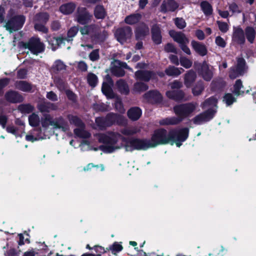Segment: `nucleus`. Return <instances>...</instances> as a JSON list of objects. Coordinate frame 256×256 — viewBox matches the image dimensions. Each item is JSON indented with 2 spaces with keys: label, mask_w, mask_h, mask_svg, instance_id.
Here are the masks:
<instances>
[{
  "label": "nucleus",
  "mask_w": 256,
  "mask_h": 256,
  "mask_svg": "<svg viewBox=\"0 0 256 256\" xmlns=\"http://www.w3.org/2000/svg\"><path fill=\"white\" fill-rule=\"evenodd\" d=\"M135 78L137 80L145 82L150 80H157L156 72L151 70H137L135 72Z\"/></svg>",
  "instance_id": "f8f14e48"
},
{
  "label": "nucleus",
  "mask_w": 256,
  "mask_h": 256,
  "mask_svg": "<svg viewBox=\"0 0 256 256\" xmlns=\"http://www.w3.org/2000/svg\"><path fill=\"white\" fill-rule=\"evenodd\" d=\"M28 124L33 128H36L40 125V119L38 114L33 113L28 118Z\"/></svg>",
  "instance_id": "c03bdc74"
},
{
  "label": "nucleus",
  "mask_w": 256,
  "mask_h": 256,
  "mask_svg": "<svg viewBox=\"0 0 256 256\" xmlns=\"http://www.w3.org/2000/svg\"><path fill=\"white\" fill-rule=\"evenodd\" d=\"M200 8L202 12L206 16H210L212 14V6L206 0L202 1L200 2Z\"/></svg>",
  "instance_id": "ea45409f"
},
{
  "label": "nucleus",
  "mask_w": 256,
  "mask_h": 256,
  "mask_svg": "<svg viewBox=\"0 0 256 256\" xmlns=\"http://www.w3.org/2000/svg\"><path fill=\"white\" fill-rule=\"evenodd\" d=\"M92 16L90 14L86 8L78 7L76 14V18L78 23L80 24H86L89 23Z\"/></svg>",
  "instance_id": "4468645a"
},
{
  "label": "nucleus",
  "mask_w": 256,
  "mask_h": 256,
  "mask_svg": "<svg viewBox=\"0 0 256 256\" xmlns=\"http://www.w3.org/2000/svg\"><path fill=\"white\" fill-rule=\"evenodd\" d=\"M232 40L238 44H244L245 36L244 30L240 26L233 27Z\"/></svg>",
  "instance_id": "f3484780"
},
{
  "label": "nucleus",
  "mask_w": 256,
  "mask_h": 256,
  "mask_svg": "<svg viewBox=\"0 0 256 256\" xmlns=\"http://www.w3.org/2000/svg\"><path fill=\"white\" fill-rule=\"evenodd\" d=\"M6 101L11 104L21 103L24 100V98L18 91L10 90L5 93L4 95Z\"/></svg>",
  "instance_id": "dca6fc26"
},
{
  "label": "nucleus",
  "mask_w": 256,
  "mask_h": 256,
  "mask_svg": "<svg viewBox=\"0 0 256 256\" xmlns=\"http://www.w3.org/2000/svg\"><path fill=\"white\" fill-rule=\"evenodd\" d=\"M169 34L170 36L173 38L174 42H176L180 44V47L184 52L188 54H191V52L189 48L186 46V44L188 43L189 40L186 37L184 33L182 32H176L171 30L169 32Z\"/></svg>",
  "instance_id": "6e6552de"
},
{
  "label": "nucleus",
  "mask_w": 256,
  "mask_h": 256,
  "mask_svg": "<svg viewBox=\"0 0 256 256\" xmlns=\"http://www.w3.org/2000/svg\"><path fill=\"white\" fill-rule=\"evenodd\" d=\"M98 80L97 76L92 72H90L87 75V83L92 88H95L97 85Z\"/></svg>",
  "instance_id": "09e8293b"
},
{
  "label": "nucleus",
  "mask_w": 256,
  "mask_h": 256,
  "mask_svg": "<svg viewBox=\"0 0 256 256\" xmlns=\"http://www.w3.org/2000/svg\"><path fill=\"white\" fill-rule=\"evenodd\" d=\"M169 132L170 142L175 143L178 148L182 146V142H184L189 136V128L187 127L180 130H170Z\"/></svg>",
  "instance_id": "423d86ee"
},
{
  "label": "nucleus",
  "mask_w": 256,
  "mask_h": 256,
  "mask_svg": "<svg viewBox=\"0 0 256 256\" xmlns=\"http://www.w3.org/2000/svg\"><path fill=\"white\" fill-rule=\"evenodd\" d=\"M132 34V30L130 26H124L119 28L115 31L114 35L118 42L121 44L125 43L130 40Z\"/></svg>",
  "instance_id": "9b49d317"
},
{
  "label": "nucleus",
  "mask_w": 256,
  "mask_h": 256,
  "mask_svg": "<svg viewBox=\"0 0 256 256\" xmlns=\"http://www.w3.org/2000/svg\"><path fill=\"white\" fill-rule=\"evenodd\" d=\"M165 74L168 76H177L180 75V72L178 68L169 66L164 70Z\"/></svg>",
  "instance_id": "de8ad7c7"
},
{
  "label": "nucleus",
  "mask_w": 256,
  "mask_h": 256,
  "mask_svg": "<svg viewBox=\"0 0 256 256\" xmlns=\"http://www.w3.org/2000/svg\"><path fill=\"white\" fill-rule=\"evenodd\" d=\"M52 118L50 114H46L44 115V118L41 121V124L42 128H47L50 125V122H52Z\"/></svg>",
  "instance_id": "4d7b16f0"
},
{
  "label": "nucleus",
  "mask_w": 256,
  "mask_h": 256,
  "mask_svg": "<svg viewBox=\"0 0 256 256\" xmlns=\"http://www.w3.org/2000/svg\"><path fill=\"white\" fill-rule=\"evenodd\" d=\"M142 110L138 106L130 108L127 111V116L132 121H136L142 116Z\"/></svg>",
  "instance_id": "a878e982"
},
{
  "label": "nucleus",
  "mask_w": 256,
  "mask_h": 256,
  "mask_svg": "<svg viewBox=\"0 0 256 256\" xmlns=\"http://www.w3.org/2000/svg\"><path fill=\"white\" fill-rule=\"evenodd\" d=\"M64 40L65 39L62 37H53L51 39V40H50L53 47L52 50H54L57 47L63 43Z\"/></svg>",
  "instance_id": "864d4df0"
},
{
  "label": "nucleus",
  "mask_w": 256,
  "mask_h": 256,
  "mask_svg": "<svg viewBox=\"0 0 256 256\" xmlns=\"http://www.w3.org/2000/svg\"><path fill=\"white\" fill-rule=\"evenodd\" d=\"M116 88L119 91L120 94L124 96H127L130 94V88L124 79H120L116 81Z\"/></svg>",
  "instance_id": "c85d7f7f"
},
{
  "label": "nucleus",
  "mask_w": 256,
  "mask_h": 256,
  "mask_svg": "<svg viewBox=\"0 0 256 256\" xmlns=\"http://www.w3.org/2000/svg\"><path fill=\"white\" fill-rule=\"evenodd\" d=\"M216 112V110L210 108L200 114L201 116H204V118L208 122L210 121L213 119Z\"/></svg>",
  "instance_id": "a18cd8bd"
},
{
  "label": "nucleus",
  "mask_w": 256,
  "mask_h": 256,
  "mask_svg": "<svg viewBox=\"0 0 256 256\" xmlns=\"http://www.w3.org/2000/svg\"><path fill=\"white\" fill-rule=\"evenodd\" d=\"M24 15H15L7 20L5 27L10 33L17 32L24 26L25 22Z\"/></svg>",
  "instance_id": "1a4fd4ad"
},
{
  "label": "nucleus",
  "mask_w": 256,
  "mask_h": 256,
  "mask_svg": "<svg viewBox=\"0 0 256 256\" xmlns=\"http://www.w3.org/2000/svg\"><path fill=\"white\" fill-rule=\"evenodd\" d=\"M192 122L194 124H200L202 123L208 122L200 114H198L194 117L192 119Z\"/></svg>",
  "instance_id": "e2e57ef3"
},
{
  "label": "nucleus",
  "mask_w": 256,
  "mask_h": 256,
  "mask_svg": "<svg viewBox=\"0 0 256 256\" xmlns=\"http://www.w3.org/2000/svg\"><path fill=\"white\" fill-rule=\"evenodd\" d=\"M18 110L24 114H30L34 112V106L30 104H22L18 106Z\"/></svg>",
  "instance_id": "79ce46f5"
},
{
  "label": "nucleus",
  "mask_w": 256,
  "mask_h": 256,
  "mask_svg": "<svg viewBox=\"0 0 256 256\" xmlns=\"http://www.w3.org/2000/svg\"><path fill=\"white\" fill-rule=\"evenodd\" d=\"M135 38L136 40H144L149 34V28L147 24L144 22L139 23L135 28Z\"/></svg>",
  "instance_id": "2eb2a0df"
},
{
  "label": "nucleus",
  "mask_w": 256,
  "mask_h": 256,
  "mask_svg": "<svg viewBox=\"0 0 256 256\" xmlns=\"http://www.w3.org/2000/svg\"><path fill=\"white\" fill-rule=\"evenodd\" d=\"M10 82V78H0V96L4 94V89L8 86Z\"/></svg>",
  "instance_id": "6e6d98bb"
},
{
  "label": "nucleus",
  "mask_w": 256,
  "mask_h": 256,
  "mask_svg": "<svg viewBox=\"0 0 256 256\" xmlns=\"http://www.w3.org/2000/svg\"><path fill=\"white\" fill-rule=\"evenodd\" d=\"M244 36L246 38L248 42H250V44L254 43L255 36H256V31L254 28L251 26H248L245 28Z\"/></svg>",
  "instance_id": "f704fd0d"
},
{
  "label": "nucleus",
  "mask_w": 256,
  "mask_h": 256,
  "mask_svg": "<svg viewBox=\"0 0 256 256\" xmlns=\"http://www.w3.org/2000/svg\"><path fill=\"white\" fill-rule=\"evenodd\" d=\"M36 107L38 110L42 113L49 112L50 110H57V106L56 104L45 100L38 103Z\"/></svg>",
  "instance_id": "412c9836"
},
{
  "label": "nucleus",
  "mask_w": 256,
  "mask_h": 256,
  "mask_svg": "<svg viewBox=\"0 0 256 256\" xmlns=\"http://www.w3.org/2000/svg\"><path fill=\"white\" fill-rule=\"evenodd\" d=\"M178 4L174 0H167L164 1L160 6V10L162 13L166 14L168 11L173 12L178 8Z\"/></svg>",
  "instance_id": "aec40b11"
},
{
  "label": "nucleus",
  "mask_w": 256,
  "mask_h": 256,
  "mask_svg": "<svg viewBox=\"0 0 256 256\" xmlns=\"http://www.w3.org/2000/svg\"><path fill=\"white\" fill-rule=\"evenodd\" d=\"M74 132L75 136L79 138H90V134L89 132L81 128H76L74 130Z\"/></svg>",
  "instance_id": "603ef678"
},
{
  "label": "nucleus",
  "mask_w": 256,
  "mask_h": 256,
  "mask_svg": "<svg viewBox=\"0 0 256 256\" xmlns=\"http://www.w3.org/2000/svg\"><path fill=\"white\" fill-rule=\"evenodd\" d=\"M196 78V74L194 70H190L186 73L184 78V83L188 88H191Z\"/></svg>",
  "instance_id": "7c9ffc66"
},
{
  "label": "nucleus",
  "mask_w": 256,
  "mask_h": 256,
  "mask_svg": "<svg viewBox=\"0 0 256 256\" xmlns=\"http://www.w3.org/2000/svg\"><path fill=\"white\" fill-rule=\"evenodd\" d=\"M50 125L54 126L56 128L62 129L63 132L68 130V124L62 116H58L55 118L51 122Z\"/></svg>",
  "instance_id": "393cba45"
},
{
  "label": "nucleus",
  "mask_w": 256,
  "mask_h": 256,
  "mask_svg": "<svg viewBox=\"0 0 256 256\" xmlns=\"http://www.w3.org/2000/svg\"><path fill=\"white\" fill-rule=\"evenodd\" d=\"M68 119L70 124H74L75 126L78 128H84V124L82 122V120L78 116L68 114Z\"/></svg>",
  "instance_id": "473e14b6"
},
{
  "label": "nucleus",
  "mask_w": 256,
  "mask_h": 256,
  "mask_svg": "<svg viewBox=\"0 0 256 256\" xmlns=\"http://www.w3.org/2000/svg\"><path fill=\"white\" fill-rule=\"evenodd\" d=\"M151 38L154 44H160L162 42V30L160 24H155L151 27Z\"/></svg>",
  "instance_id": "a211bd4d"
},
{
  "label": "nucleus",
  "mask_w": 256,
  "mask_h": 256,
  "mask_svg": "<svg viewBox=\"0 0 256 256\" xmlns=\"http://www.w3.org/2000/svg\"><path fill=\"white\" fill-rule=\"evenodd\" d=\"M164 50L166 52H173L174 54L177 53L176 49L172 43H168L166 44L164 46Z\"/></svg>",
  "instance_id": "338daca9"
},
{
  "label": "nucleus",
  "mask_w": 256,
  "mask_h": 256,
  "mask_svg": "<svg viewBox=\"0 0 256 256\" xmlns=\"http://www.w3.org/2000/svg\"><path fill=\"white\" fill-rule=\"evenodd\" d=\"M148 85L142 82H137L134 84L133 92L136 93L140 94L148 90Z\"/></svg>",
  "instance_id": "e433bc0d"
},
{
  "label": "nucleus",
  "mask_w": 256,
  "mask_h": 256,
  "mask_svg": "<svg viewBox=\"0 0 256 256\" xmlns=\"http://www.w3.org/2000/svg\"><path fill=\"white\" fill-rule=\"evenodd\" d=\"M50 16L47 12L38 13L35 16V21L40 24H46L49 20Z\"/></svg>",
  "instance_id": "37998d69"
},
{
  "label": "nucleus",
  "mask_w": 256,
  "mask_h": 256,
  "mask_svg": "<svg viewBox=\"0 0 256 256\" xmlns=\"http://www.w3.org/2000/svg\"><path fill=\"white\" fill-rule=\"evenodd\" d=\"M65 94L68 100L71 101L72 102L76 103L77 102L78 96L74 92H72V90H66Z\"/></svg>",
  "instance_id": "052dcab7"
},
{
  "label": "nucleus",
  "mask_w": 256,
  "mask_h": 256,
  "mask_svg": "<svg viewBox=\"0 0 256 256\" xmlns=\"http://www.w3.org/2000/svg\"><path fill=\"white\" fill-rule=\"evenodd\" d=\"M142 98L150 104H160L162 100L161 93L157 90H150L145 92Z\"/></svg>",
  "instance_id": "ddd939ff"
},
{
  "label": "nucleus",
  "mask_w": 256,
  "mask_h": 256,
  "mask_svg": "<svg viewBox=\"0 0 256 256\" xmlns=\"http://www.w3.org/2000/svg\"><path fill=\"white\" fill-rule=\"evenodd\" d=\"M223 102H225L227 106H229L236 102V98L233 96L232 93H226L223 96Z\"/></svg>",
  "instance_id": "49530a36"
},
{
  "label": "nucleus",
  "mask_w": 256,
  "mask_h": 256,
  "mask_svg": "<svg viewBox=\"0 0 256 256\" xmlns=\"http://www.w3.org/2000/svg\"><path fill=\"white\" fill-rule=\"evenodd\" d=\"M245 60L242 57L238 58L237 59V65L236 67V72L238 74L242 75L244 73L246 65Z\"/></svg>",
  "instance_id": "a19ab883"
},
{
  "label": "nucleus",
  "mask_w": 256,
  "mask_h": 256,
  "mask_svg": "<svg viewBox=\"0 0 256 256\" xmlns=\"http://www.w3.org/2000/svg\"><path fill=\"white\" fill-rule=\"evenodd\" d=\"M76 5L74 2H70L63 4L60 7L59 10L64 14H69L74 12Z\"/></svg>",
  "instance_id": "c9c22d12"
},
{
  "label": "nucleus",
  "mask_w": 256,
  "mask_h": 256,
  "mask_svg": "<svg viewBox=\"0 0 256 256\" xmlns=\"http://www.w3.org/2000/svg\"><path fill=\"white\" fill-rule=\"evenodd\" d=\"M53 69L56 72H60L66 69V65L61 60H56L53 65Z\"/></svg>",
  "instance_id": "bf43d9fd"
},
{
  "label": "nucleus",
  "mask_w": 256,
  "mask_h": 256,
  "mask_svg": "<svg viewBox=\"0 0 256 256\" xmlns=\"http://www.w3.org/2000/svg\"><path fill=\"white\" fill-rule=\"evenodd\" d=\"M22 46L25 49H28L34 54H38L44 51V44L40 42L39 38L32 37L28 42H22Z\"/></svg>",
  "instance_id": "9d476101"
},
{
  "label": "nucleus",
  "mask_w": 256,
  "mask_h": 256,
  "mask_svg": "<svg viewBox=\"0 0 256 256\" xmlns=\"http://www.w3.org/2000/svg\"><path fill=\"white\" fill-rule=\"evenodd\" d=\"M121 140L124 142V147L128 152L133 150H146L154 148L150 139L137 137H122Z\"/></svg>",
  "instance_id": "f257e3e1"
},
{
  "label": "nucleus",
  "mask_w": 256,
  "mask_h": 256,
  "mask_svg": "<svg viewBox=\"0 0 256 256\" xmlns=\"http://www.w3.org/2000/svg\"><path fill=\"white\" fill-rule=\"evenodd\" d=\"M244 88L242 81L240 79L236 80L234 85H233L232 94L236 96H244L246 94H250L251 88L246 90H242Z\"/></svg>",
  "instance_id": "6ab92c4d"
},
{
  "label": "nucleus",
  "mask_w": 256,
  "mask_h": 256,
  "mask_svg": "<svg viewBox=\"0 0 256 256\" xmlns=\"http://www.w3.org/2000/svg\"><path fill=\"white\" fill-rule=\"evenodd\" d=\"M96 122L100 127L108 128L114 124L122 125L124 124V117L120 114L109 112L106 116L96 118Z\"/></svg>",
  "instance_id": "20e7f679"
},
{
  "label": "nucleus",
  "mask_w": 256,
  "mask_h": 256,
  "mask_svg": "<svg viewBox=\"0 0 256 256\" xmlns=\"http://www.w3.org/2000/svg\"><path fill=\"white\" fill-rule=\"evenodd\" d=\"M198 106V104L193 102L180 104L174 106L173 112L176 116L183 120L191 116Z\"/></svg>",
  "instance_id": "7ed1b4c3"
},
{
  "label": "nucleus",
  "mask_w": 256,
  "mask_h": 256,
  "mask_svg": "<svg viewBox=\"0 0 256 256\" xmlns=\"http://www.w3.org/2000/svg\"><path fill=\"white\" fill-rule=\"evenodd\" d=\"M210 66L205 60L202 62H195L194 68L198 76H200L206 82H210L213 78L212 71L210 69Z\"/></svg>",
  "instance_id": "0eeeda50"
},
{
  "label": "nucleus",
  "mask_w": 256,
  "mask_h": 256,
  "mask_svg": "<svg viewBox=\"0 0 256 256\" xmlns=\"http://www.w3.org/2000/svg\"><path fill=\"white\" fill-rule=\"evenodd\" d=\"M174 24L179 29L184 28L186 26V21L183 18H174Z\"/></svg>",
  "instance_id": "680f3d73"
},
{
  "label": "nucleus",
  "mask_w": 256,
  "mask_h": 256,
  "mask_svg": "<svg viewBox=\"0 0 256 256\" xmlns=\"http://www.w3.org/2000/svg\"><path fill=\"white\" fill-rule=\"evenodd\" d=\"M168 98L175 102H181L184 98L185 93L182 90H168L166 92Z\"/></svg>",
  "instance_id": "b1692460"
},
{
  "label": "nucleus",
  "mask_w": 256,
  "mask_h": 256,
  "mask_svg": "<svg viewBox=\"0 0 256 256\" xmlns=\"http://www.w3.org/2000/svg\"><path fill=\"white\" fill-rule=\"evenodd\" d=\"M46 24L35 22L34 28L38 32H40L44 34H47L48 32V29L44 26Z\"/></svg>",
  "instance_id": "5fc2aeb1"
},
{
  "label": "nucleus",
  "mask_w": 256,
  "mask_h": 256,
  "mask_svg": "<svg viewBox=\"0 0 256 256\" xmlns=\"http://www.w3.org/2000/svg\"><path fill=\"white\" fill-rule=\"evenodd\" d=\"M108 36V32L104 30L102 32L98 31L94 35L92 36V40H95L97 42H104Z\"/></svg>",
  "instance_id": "58836bf2"
},
{
  "label": "nucleus",
  "mask_w": 256,
  "mask_h": 256,
  "mask_svg": "<svg viewBox=\"0 0 256 256\" xmlns=\"http://www.w3.org/2000/svg\"><path fill=\"white\" fill-rule=\"evenodd\" d=\"M182 122V120L177 116H171L162 119L160 122L161 126L176 125Z\"/></svg>",
  "instance_id": "2f4dec72"
},
{
  "label": "nucleus",
  "mask_w": 256,
  "mask_h": 256,
  "mask_svg": "<svg viewBox=\"0 0 256 256\" xmlns=\"http://www.w3.org/2000/svg\"><path fill=\"white\" fill-rule=\"evenodd\" d=\"M114 85L109 84L108 83L102 82V92L103 94L106 96L108 99H112L116 97V94H115L112 89Z\"/></svg>",
  "instance_id": "cd10ccee"
},
{
  "label": "nucleus",
  "mask_w": 256,
  "mask_h": 256,
  "mask_svg": "<svg viewBox=\"0 0 256 256\" xmlns=\"http://www.w3.org/2000/svg\"><path fill=\"white\" fill-rule=\"evenodd\" d=\"M110 71L112 74H113V76L118 78L122 77L125 74L124 70L122 68L118 67L116 66L112 67Z\"/></svg>",
  "instance_id": "3c124183"
},
{
  "label": "nucleus",
  "mask_w": 256,
  "mask_h": 256,
  "mask_svg": "<svg viewBox=\"0 0 256 256\" xmlns=\"http://www.w3.org/2000/svg\"><path fill=\"white\" fill-rule=\"evenodd\" d=\"M191 45L192 49L200 56H204L207 54L208 50L204 44L192 40L191 42Z\"/></svg>",
  "instance_id": "5701e85b"
},
{
  "label": "nucleus",
  "mask_w": 256,
  "mask_h": 256,
  "mask_svg": "<svg viewBox=\"0 0 256 256\" xmlns=\"http://www.w3.org/2000/svg\"><path fill=\"white\" fill-rule=\"evenodd\" d=\"M28 70L25 68L19 69L17 72V78L24 80L27 78Z\"/></svg>",
  "instance_id": "774afa93"
},
{
  "label": "nucleus",
  "mask_w": 256,
  "mask_h": 256,
  "mask_svg": "<svg viewBox=\"0 0 256 256\" xmlns=\"http://www.w3.org/2000/svg\"><path fill=\"white\" fill-rule=\"evenodd\" d=\"M16 88L25 92H33L32 90L34 86L32 84L26 80H17L14 83Z\"/></svg>",
  "instance_id": "4be33fe9"
},
{
  "label": "nucleus",
  "mask_w": 256,
  "mask_h": 256,
  "mask_svg": "<svg viewBox=\"0 0 256 256\" xmlns=\"http://www.w3.org/2000/svg\"><path fill=\"white\" fill-rule=\"evenodd\" d=\"M120 135L112 132L111 134L107 135L104 134L99 136L98 142L100 143H102L104 144L100 145L99 149L105 154H112L114 150L120 149V146H115L118 142V136Z\"/></svg>",
  "instance_id": "f03ea898"
},
{
  "label": "nucleus",
  "mask_w": 256,
  "mask_h": 256,
  "mask_svg": "<svg viewBox=\"0 0 256 256\" xmlns=\"http://www.w3.org/2000/svg\"><path fill=\"white\" fill-rule=\"evenodd\" d=\"M142 18V15L140 13H136L128 15L124 19L126 24L134 25L138 24Z\"/></svg>",
  "instance_id": "72a5a7b5"
},
{
  "label": "nucleus",
  "mask_w": 256,
  "mask_h": 256,
  "mask_svg": "<svg viewBox=\"0 0 256 256\" xmlns=\"http://www.w3.org/2000/svg\"><path fill=\"white\" fill-rule=\"evenodd\" d=\"M180 63L182 67L186 68H190L192 66V60L186 57H180Z\"/></svg>",
  "instance_id": "13d9d810"
},
{
  "label": "nucleus",
  "mask_w": 256,
  "mask_h": 256,
  "mask_svg": "<svg viewBox=\"0 0 256 256\" xmlns=\"http://www.w3.org/2000/svg\"><path fill=\"white\" fill-rule=\"evenodd\" d=\"M108 250H111L113 252H120L122 250H123V246L118 244V242H115L112 245L109 246L108 248H106Z\"/></svg>",
  "instance_id": "0e129e2a"
},
{
  "label": "nucleus",
  "mask_w": 256,
  "mask_h": 256,
  "mask_svg": "<svg viewBox=\"0 0 256 256\" xmlns=\"http://www.w3.org/2000/svg\"><path fill=\"white\" fill-rule=\"evenodd\" d=\"M90 60L92 62L98 60L100 58L99 49L94 50L89 54Z\"/></svg>",
  "instance_id": "69168bd1"
},
{
  "label": "nucleus",
  "mask_w": 256,
  "mask_h": 256,
  "mask_svg": "<svg viewBox=\"0 0 256 256\" xmlns=\"http://www.w3.org/2000/svg\"><path fill=\"white\" fill-rule=\"evenodd\" d=\"M170 132L164 128H160L154 130L150 139L154 148L160 145H164L170 142Z\"/></svg>",
  "instance_id": "39448f33"
},
{
  "label": "nucleus",
  "mask_w": 256,
  "mask_h": 256,
  "mask_svg": "<svg viewBox=\"0 0 256 256\" xmlns=\"http://www.w3.org/2000/svg\"><path fill=\"white\" fill-rule=\"evenodd\" d=\"M204 82L202 80H198L192 88V94L194 96H198L201 94L204 91Z\"/></svg>",
  "instance_id": "4c0bfd02"
},
{
  "label": "nucleus",
  "mask_w": 256,
  "mask_h": 256,
  "mask_svg": "<svg viewBox=\"0 0 256 256\" xmlns=\"http://www.w3.org/2000/svg\"><path fill=\"white\" fill-rule=\"evenodd\" d=\"M226 86V82L222 78L214 79L210 84L211 90L216 92L222 91Z\"/></svg>",
  "instance_id": "bb28decb"
},
{
  "label": "nucleus",
  "mask_w": 256,
  "mask_h": 256,
  "mask_svg": "<svg viewBox=\"0 0 256 256\" xmlns=\"http://www.w3.org/2000/svg\"><path fill=\"white\" fill-rule=\"evenodd\" d=\"M140 130L136 127L126 128L121 130V133L124 136H134L140 132Z\"/></svg>",
  "instance_id": "8fccbe9b"
},
{
  "label": "nucleus",
  "mask_w": 256,
  "mask_h": 256,
  "mask_svg": "<svg viewBox=\"0 0 256 256\" xmlns=\"http://www.w3.org/2000/svg\"><path fill=\"white\" fill-rule=\"evenodd\" d=\"M94 16L96 20L104 19L106 16V11L102 4H96L94 8Z\"/></svg>",
  "instance_id": "c756f323"
}]
</instances>
